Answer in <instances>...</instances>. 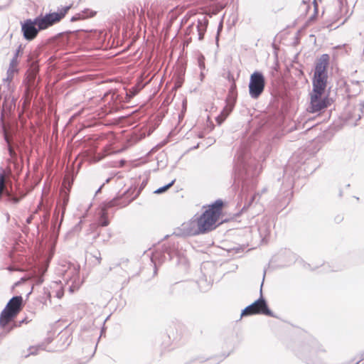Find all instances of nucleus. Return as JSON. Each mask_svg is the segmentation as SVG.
Returning <instances> with one entry per match:
<instances>
[{
    "label": "nucleus",
    "instance_id": "f257e3e1",
    "mask_svg": "<svg viewBox=\"0 0 364 364\" xmlns=\"http://www.w3.org/2000/svg\"><path fill=\"white\" fill-rule=\"evenodd\" d=\"M223 206V202L220 199L210 205L208 208L200 217L184 225L186 234L196 235L215 229L216 228L215 223L221 214Z\"/></svg>",
    "mask_w": 364,
    "mask_h": 364
},
{
    "label": "nucleus",
    "instance_id": "f03ea898",
    "mask_svg": "<svg viewBox=\"0 0 364 364\" xmlns=\"http://www.w3.org/2000/svg\"><path fill=\"white\" fill-rule=\"evenodd\" d=\"M250 160V154L246 147H240L235 155L234 174L235 180L242 181V188L245 189V181L255 177L257 173L252 169V161Z\"/></svg>",
    "mask_w": 364,
    "mask_h": 364
},
{
    "label": "nucleus",
    "instance_id": "7ed1b4c3",
    "mask_svg": "<svg viewBox=\"0 0 364 364\" xmlns=\"http://www.w3.org/2000/svg\"><path fill=\"white\" fill-rule=\"evenodd\" d=\"M23 308V298L21 296H13L7 303L6 307L0 314V326L5 328L13 321Z\"/></svg>",
    "mask_w": 364,
    "mask_h": 364
},
{
    "label": "nucleus",
    "instance_id": "20e7f679",
    "mask_svg": "<svg viewBox=\"0 0 364 364\" xmlns=\"http://www.w3.org/2000/svg\"><path fill=\"white\" fill-rule=\"evenodd\" d=\"M71 8L72 5L66 6L61 8L57 12L46 14L44 16L40 15L36 17L38 30H45L60 22L65 16Z\"/></svg>",
    "mask_w": 364,
    "mask_h": 364
},
{
    "label": "nucleus",
    "instance_id": "39448f33",
    "mask_svg": "<svg viewBox=\"0 0 364 364\" xmlns=\"http://www.w3.org/2000/svg\"><path fill=\"white\" fill-rule=\"evenodd\" d=\"M263 282L260 287V297L252 304L245 307L241 313V316H250L253 314H263L271 317H275L274 313L269 309L266 300L262 294Z\"/></svg>",
    "mask_w": 364,
    "mask_h": 364
},
{
    "label": "nucleus",
    "instance_id": "423d86ee",
    "mask_svg": "<svg viewBox=\"0 0 364 364\" xmlns=\"http://www.w3.org/2000/svg\"><path fill=\"white\" fill-rule=\"evenodd\" d=\"M265 78L259 71H255L250 77L249 94L252 99H257L264 92Z\"/></svg>",
    "mask_w": 364,
    "mask_h": 364
},
{
    "label": "nucleus",
    "instance_id": "0eeeda50",
    "mask_svg": "<svg viewBox=\"0 0 364 364\" xmlns=\"http://www.w3.org/2000/svg\"><path fill=\"white\" fill-rule=\"evenodd\" d=\"M21 32L23 38L28 41H31L36 38L39 31L38 26H37V21L34 19H26L23 22H21Z\"/></svg>",
    "mask_w": 364,
    "mask_h": 364
},
{
    "label": "nucleus",
    "instance_id": "6e6552de",
    "mask_svg": "<svg viewBox=\"0 0 364 364\" xmlns=\"http://www.w3.org/2000/svg\"><path fill=\"white\" fill-rule=\"evenodd\" d=\"M175 245L171 246L163 245L161 251L156 250L151 257V262L156 265V263H162L164 261L168 259L171 260L175 254Z\"/></svg>",
    "mask_w": 364,
    "mask_h": 364
},
{
    "label": "nucleus",
    "instance_id": "1a4fd4ad",
    "mask_svg": "<svg viewBox=\"0 0 364 364\" xmlns=\"http://www.w3.org/2000/svg\"><path fill=\"white\" fill-rule=\"evenodd\" d=\"M322 95L317 93H311V106L309 107L311 112L315 113L328 107V99L326 97L322 98Z\"/></svg>",
    "mask_w": 364,
    "mask_h": 364
},
{
    "label": "nucleus",
    "instance_id": "9d476101",
    "mask_svg": "<svg viewBox=\"0 0 364 364\" xmlns=\"http://www.w3.org/2000/svg\"><path fill=\"white\" fill-rule=\"evenodd\" d=\"M327 75H314L313 92L323 95L326 87Z\"/></svg>",
    "mask_w": 364,
    "mask_h": 364
},
{
    "label": "nucleus",
    "instance_id": "9b49d317",
    "mask_svg": "<svg viewBox=\"0 0 364 364\" xmlns=\"http://www.w3.org/2000/svg\"><path fill=\"white\" fill-rule=\"evenodd\" d=\"M328 55L323 54L316 62L314 75H327L326 68L328 65Z\"/></svg>",
    "mask_w": 364,
    "mask_h": 364
},
{
    "label": "nucleus",
    "instance_id": "f8f14e48",
    "mask_svg": "<svg viewBox=\"0 0 364 364\" xmlns=\"http://www.w3.org/2000/svg\"><path fill=\"white\" fill-rule=\"evenodd\" d=\"M235 104V97L232 95V100L231 101L229 98H226V105L221 111L220 115L216 117L217 122L220 124L228 117V116L232 111Z\"/></svg>",
    "mask_w": 364,
    "mask_h": 364
},
{
    "label": "nucleus",
    "instance_id": "ddd939ff",
    "mask_svg": "<svg viewBox=\"0 0 364 364\" xmlns=\"http://www.w3.org/2000/svg\"><path fill=\"white\" fill-rule=\"evenodd\" d=\"M38 70L39 67L38 65V62L36 60H32L29 64V68L27 71V79L29 83V86H35V81Z\"/></svg>",
    "mask_w": 364,
    "mask_h": 364
},
{
    "label": "nucleus",
    "instance_id": "4468645a",
    "mask_svg": "<svg viewBox=\"0 0 364 364\" xmlns=\"http://www.w3.org/2000/svg\"><path fill=\"white\" fill-rule=\"evenodd\" d=\"M322 350L320 348L319 344L317 341L313 339L311 341V343L308 346H303L301 357L304 359L309 354L310 355H314L318 351Z\"/></svg>",
    "mask_w": 364,
    "mask_h": 364
},
{
    "label": "nucleus",
    "instance_id": "2eb2a0df",
    "mask_svg": "<svg viewBox=\"0 0 364 364\" xmlns=\"http://www.w3.org/2000/svg\"><path fill=\"white\" fill-rule=\"evenodd\" d=\"M272 223L268 219H264L258 227V231L262 240L266 239L271 232Z\"/></svg>",
    "mask_w": 364,
    "mask_h": 364
},
{
    "label": "nucleus",
    "instance_id": "dca6fc26",
    "mask_svg": "<svg viewBox=\"0 0 364 364\" xmlns=\"http://www.w3.org/2000/svg\"><path fill=\"white\" fill-rule=\"evenodd\" d=\"M48 264H49V259H46L45 261L44 264L41 265L38 268L39 275L36 276V284H41L43 282V277L44 274L46 273V272L47 271Z\"/></svg>",
    "mask_w": 364,
    "mask_h": 364
},
{
    "label": "nucleus",
    "instance_id": "f3484780",
    "mask_svg": "<svg viewBox=\"0 0 364 364\" xmlns=\"http://www.w3.org/2000/svg\"><path fill=\"white\" fill-rule=\"evenodd\" d=\"M4 139L8 144V151H9V156H11V158L12 159H15L17 157V154H16L13 146L11 144V139L6 132L4 133Z\"/></svg>",
    "mask_w": 364,
    "mask_h": 364
},
{
    "label": "nucleus",
    "instance_id": "a211bd4d",
    "mask_svg": "<svg viewBox=\"0 0 364 364\" xmlns=\"http://www.w3.org/2000/svg\"><path fill=\"white\" fill-rule=\"evenodd\" d=\"M67 274L70 279L72 280L73 284L75 283L76 280L79 278V269L75 267L70 268Z\"/></svg>",
    "mask_w": 364,
    "mask_h": 364
},
{
    "label": "nucleus",
    "instance_id": "6ab92c4d",
    "mask_svg": "<svg viewBox=\"0 0 364 364\" xmlns=\"http://www.w3.org/2000/svg\"><path fill=\"white\" fill-rule=\"evenodd\" d=\"M109 222L107 218V212L105 209H102L100 218V225L103 227H106L109 225Z\"/></svg>",
    "mask_w": 364,
    "mask_h": 364
},
{
    "label": "nucleus",
    "instance_id": "aec40b11",
    "mask_svg": "<svg viewBox=\"0 0 364 364\" xmlns=\"http://www.w3.org/2000/svg\"><path fill=\"white\" fill-rule=\"evenodd\" d=\"M144 87V85L140 82L137 85L132 87L129 90V93H127V95H129L130 97H134L136 94L139 93V92Z\"/></svg>",
    "mask_w": 364,
    "mask_h": 364
},
{
    "label": "nucleus",
    "instance_id": "412c9836",
    "mask_svg": "<svg viewBox=\"0 0 364 364\" xmlns=\"http://www.w3.org/2000/svg\"><path fill=\"white\" fill-rule=\"evenodd\" d=\"M80 14L82 16V18L85 20V19L95 16L96 15L97 12L95 11H92L90 9H85L84 10L81 11L80 12Z\"/></svg>",
    "mask_w": 364,
    "mask_h": 364
},
{
    "label": "nucleus",
    "instance_id": "4be33fe9",
    "mask_svg": "<svg viewBox=\"0 0 364 364\" xmlns=\"http://www.w3.org/2000/svg\"><path fill=\"white\" fill-rule=\"evenodd\" d=\"M69 197L67 194H65L63 198V201L60 204V206L61 207V219H60V223H62L64 217V214L65 212L66 205L68 203Z\"/></svg>",
    "mask_w": 364,
    "mask_h": 364
},
{
    "label": "nucleus",
    "instance_id": "5701e85b",
    "mask_svg": "<svg viewBox=\"0 0 364 364\" xmlns=\"http://www.w3.org/2000/svg\"><path fill=\"white\" fill-rule=\"evenodd\" d=\"M196 28L198 32V39L202 40L205 31V26L202 25L201 21H198V24L196 26Z\"/></svg>",
    "mask_w": 364,
    "mask_h": 364
},
{
    "label": "nucleus",
    "instance_id": "b1692460",
    "mask_svg": "<svg viewBox=\"0 0 364 364\" xmlns=\"http://www.w3.org/2000/svg\"><path fill=\"white\" fill-rule=\"evenodd\" d=\"M175 181H176V179H173L169 183H168L162 187L159 188L158 189H156L154 191V193L161 194L162 193L166 192L168 188H170L174 184Z\"/></svg>",
    "mask_w": 364,
    "mask_h": 364
},
{
    "label": "nucleus",
    "instance_id": "393cba45",
    "mask_svg": "<svg viewBox=\"0 0 364 364\" xmlns=\"http://www.w3.org/2000/svg\"><path fill=\"white\" fill-rule=\"evenodd\" d=\"M119 205L118 203V199L117 198H113L110 201H109L102 209H105L107 210L108 208H112L114 206Z\"/></svg>",
    "mask_w": 364,
    "mask_h": 364
},
{
    "label": "nucleus",
    "instance_id": "a878e982",
    "mask_svg": "<svg viewBox=\"0 0 364 364\" xmlns=\"http://www.w3.org/2000/svg\"><path fill=\"white\" fill-rule=\"evenodd\" d=\"M235 85H232L230 89L229 94L227 98H229L231 101L232 100V95H234L236 97L235 95Z\"/></svg>",
    "mask_w": 364,
    "mask_h": 364
},
{
    "label": "nucleus",
    "instance_id": "bb28decb",
    "mask_svg": "<svg viewBox=\"0 0 364 364\" xmlns=\"http://www.w3.org/2000/svg\"><path fill=\"white\" fill-rule=\"evenodd\" d=\"M225 358V356H218V357L213 358L211 359V360H213V361L210 362V364H218V363H220Z\"/></svg>",
    "mask_w": 364,
    "mask_h": 364
},
{
    "label": "nucleus",
    "instance_id": "cd10ccee",
    "mask_svg": "<svg viewBox=\"0 0 364 364\" xmlns=\"http://www.w3.org/2000/svg\"><path fill=\"white\" fill-rule=\"evenodd\" d=\"M82 20H84V19L82 18V17L80 15V12L76 14L73 16H72V18H70V21L71 22H75V21H82Z\"/></svg>",
    "mask_w": 364,
    "mask_h": 364
},
{
    "label": "nucleus",
    "instance_id": "c85d7f7f",
    "mask_svg": "<svg viewBox=\"0 0 364 364\" xmlns=\"http://www.w3.org/2000/svg\"><path fill=\"white\" fill-rule=\"evenodd\" d=\"M16 71H17V70L16 68L9 66V68L8 69V71H7L8 76H7L6 80H9L10 78V76L12 75Z\"/></svg>",
    "mask_w": 364,
    "mask_h": 364
},
{
    "label": "nucleus",
    "instance_id": "c756f323",
    "mask_svg": "<svg viewBox=\"0 0 364 364\" xmlns=\"http://www.w3.org/2000/svg\"><path fill=\"white\" fill-rule=\"evenodd\" d=\"M4 176L3 173H0V189L4 191Z\"/></svg>",
    "mask_w": 364,
    "mask_h": 364
},
{
    "label": "nucleus",
    "instance_id": "7c9ffc66",
    "mask_svg": "<svg viewBox=\"0 0 364 364\" xmlns=\"http://www.w3.org/2000/svg\"><path fill=\"white\" fill-rule=\"evenodd\" d=\"M360 114H358L357 120H359L361 119V114L363 112V110H364V100L360 104Z\"/></svg>",
    "mask_w": 364,
    "mask_h": 364
},
{
    "label": "nucleus",
    "instance_id": "2f4dec72",
    "mask_svg": "<svg viewBox=\"0 0 364 364\" xmlns=\"http://www.w3.org/2000/svg\"><path fill=\"white\" fill-rule=\"evenodd\" d=\"M17 65H18L17 58H16V57H14L10 62V66L16 68L17 66Z\"/></svg>",
    "mask_w": 364,
    "mask_h": 364
},
{
    "label": "nucleus",
    "instance_id": "473e14b6",
    "mask_svg": "<svg viewBox=\"0 0 364 364\" xmlns=\"http://www.w3.org/2000/svg\"><path fill=\"white\" fill-rule=\"evenodd\" d=\"M48 220H49V213L47 211L43 216V222L46 223V225L48 223Z\"/></svg>",
    "mask_w": 364,
    "mask_h": 364
},
{
    "label": "nucleus",
    "instance_id": "72a5a7b5",
    "mask_svg": "<svg viewBox=\"0 0 364 364\" xmlns=\"http://www.w3.org/2000/svg\"><path fill=\"white\" fill-rule=\"evenodd\" d=\"M81 224H82V220H80L75 227H74V230L75 231H80L81 230Z\"/></svg>",
    "mask_w": 364,
    "mask_h": 364
},
{
    "label": "nucleus",
    "instance_id": "f704fd0d",
    "mask_svg": "<svg viewBox=\"0 0 364 364\" xmlns=\"http://www.w3.org/2000/svg\"><path fill=\"white\" fill-rule=\"evenodd\" d=\"M33 219V215H30V216L26 219V223H27V224H30V223L32 222Z\"/></svg>",
    "mask_w": 364,
    "mask_h": 364
},
{
    "label": "nucleus",
    "instance_id": "c9c22d12",
    "mask_svg": "<svg viewBox=\"0 0 364 364\" xmlns=\"http://www.w3.org/2000/svg\"><path fill=\"white\" fill-rule=\"evenodd\" d=\"M29 350H31L30 354H31V355H34V354H36V348H34V347H31V348H29Z\"/></svg>",
    "mask_w": 364,
    "mask_h": 364
},
{
    "label": "nucleus",
    "instance_id": "e433bc0d",
    "mask_svg": "<svg viewBox=\"0 0 364 364\" xmlns=\"http://www.w3.org/2000/svg\"><path fill=\"white\" fill-rule=\"evenodd\" d=\"M11 200L14 203H18L20 201V198L16 196H14Z\"/></svg>",
    "mask_w": 364,
    "mask_h": 364
},
{
    "label": "nucleus",
    "instance_id": "4c0bfd02",
    "mask_svg": "<svg viewBox=\"0 0 364 364\" xmlns=\"http://www.w3.org/2000/svg\"><path fill=\"white\" fill-rule=\"evenodd\" d=\"M20 50H21V46H20L18 47V48L16 50V53H15V55H14V57H16V58H18V54H19Z\"/></svg>",
    "mask_w": 364,
    "mask_h": 364
},
{
    "label": "nucleus",
    "instance_id": "58836bf2",
    "mask_svg": "<svg viewBox=\"0 0 364 364\" xmlns=\"http://www.w3.org/2000/svg\"><path fill=\"white\" fill-rule=\"evenodd\" d=\"M58 214H59V210L57 211V210L55 209V212H54V215H53V218L57 219L58 218Z\"/></svg>",
    "mask_w": 364,
    "mask_h": 364
},
{
    "label": "nucleus",
    "instance_id": "ea45409f",
    "mask_svg": "<svg viewBox=\"0 0 364 364\" xmlns=\"http://www.w3.org/2000/svg\"><path fill=\"white\" fill-rule=\"evenodd\" d=\"M95 257L97 259L98 264L101 262L102 258L100 257V254L99 253V256H95Z\"/></svg>",
    "mask_w": 364,
    "mask_h": 364
},
{
    "label": "nucleus",
    "instance_id": "a19ab883",
    "mask_svg": "<svg viewBox=\"0 0 364 364\" xmlns=\"http://www.w3.org/2000/svg\"><path fill=\"white\" fill-rule=\"evenodd\" d=\"M199 66H200V68L201 69L204 68V67H205V64H204V63H203V62L200 61V62H199Z\"/></svg>",
    "mask_w": 364,
    "mask_h": 364
},
{
    "label": "nucleus",
    "instance_id": "79ce46f5",
    "mask_svg": "<svg viewBox=\"0 0 364 364\" xmlns=\"http://www.w3.org/2000/svg\"><path fill=\"white\" fill-rule=\"evenodd\" d=\"M101 188H102V186L98 188V190L97 191L96 193L100 192Z\"/></svg>",
    "mask_w": 364,
    "mask_h": 364
},
{
    "label": "nucleus",
    "instance_id": "37998d69",
    "mask_svg": "<svg viewBox=\"0 0 364 364\" xmlns=\"http://www.w3.org/2000/svg\"><path fill=\"white\" fill-rule=\"evenodd\" d=\"M2 193H3V191L0 189V198H1Z\"/></svg>",
    "mask_w": 364,
    "mask_h": 364
},
{
    "label": "nucleus",
    "instance_id": "c03bdc74",
    "mask_svg": "<svg viewBox=\"0 0 364 364\" xmlns=\"http://www.w3.org/2000/svg\"><path fill=\"white\" fill-rule=\"evenodd\" d=\"M254 199H255V196H252V198H251V202H252V200H254Z\"/></svg>",
    "mask_w": 364,
    "mask_h": 364
},
{
    "label": "nucleus",
    "instance_id": "a18cd8bd",
    "mask_svg": "<svg viewBox=\"0 0 364 364\" xmlns=\"http://www.w3.org/2000/svg\"><path fill=\"white\" fill-rule=\"evenodd\" d=\"M98 236H99V234H97V235H95V236L94 237V238H95V239H96Z\"/></svg>",
    "mask_w": 364,
    "mask_h": 364
},
{
    "label": "nucleus",
    "instance_id": "49530a36",
    "mask_svg": "<svg viewBox=\"0 0 364 364\" xmlns=\"http://www.w3.org/2000/svg\"><path fill=\"white\" fill-rule=\"evenodd\" d=\"M264 277H265V272H264L263 280L264 279Z\"/></svg>",
    "mask_w": 364,
    "mask_h": 364
},
{
    "label": "nucleus",
    "instance_id": "de8ad7c7",
    "mask_svg": "<svg viewBox=\"0 0 364 364\" xmlns=\"http://www.w3.org/2000/svg\"><path fill=\"white\" fill-rule=\"evenodd\" d=\"M2 117H3V115L1 114V116L0 117V120H2Z\"/></svg>",
    "mask_w": 364,
    "mask_h": 364
}]
</instances>
